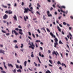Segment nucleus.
I'll list each match as a JSON object with an SVG mask.
<instances>
[{"label": "nucleus", "mask_w": 73, "mask_h": 73, "mask_svg": "<svg viewBox=\"0 0 73 73\" xmlns=\"http://www.w3.org/2000/svg\"><path fill=\"white\" fill-rule=\"evenodd\" d=\"M32 6V4L31 3L30 4V5H29V7L30 8V9H29V8H25L24 9V13H28V11H30V12H31V13L32 14H33L34 13H33V11L32 10L33 9V7H31Z\"/></svg>", "instance_id": "f257e3e1"}, {"label": "nucleus", "mask_w": 73, "mask_h": 73, "mask_svg": "<svg viewBox=\"0 0 73 73\" xmlns=\"http://www.w3.org/2000/svg\"><path fill=\"white\" fill-rule=\"evenodd\" d=\"M31 44H32H32H30L31 46H29V48H32L33 49H33H34V48L33 46L35 47V45H34L33 42H32L31 43Z\"/></svg>", "instance_id": "f03ea898"}, {"label": "nucleus", "mask_w": 73, "mask_h": 73, "mask_svg": "<svg viewBox=\"0 0 73 73\" xmlns=\"http://www.w3.org/2000/svg\"><path fill=\"white\" fill-rule=\"evenodd\" d=\"M13 32L14 33L15 35H16V36H17L18 35H19V33H17V32L15 30H13L12 31V34H13Z\"/></svg>", "instance_id": "7ed1b4c3"}, {"label": "nucleus", "mask_w": 73, "mask_h": 73, "mask_svg": "<svg viewBox=\"0 0 73 73\" xmlns=\"http://www.w3.org/2000/svg\"><path fill=\"white\" fill-rule=\"evenodd\" d=\"M5 13H9V14H12V12L11 11L9 10L8 11H6Z\"/></svg>", "instance_id": "20e7f679"}, {"label": "nucleus", "mask_w": 73, "mask_h": 73, "mask_svg": "<svg viewBox=\"0 0 73 73\" xmlns=\"http://www.w3.org/2000/svg\"><path fill=\"white\" fill-rule=\"evenodd\" d=\"M5 51L2 49H0V53H3V54H5Z\"/></svg>", "instance_id": "39448f33"}, {"label": "nucleus", "mask_w": 73, "mask_h": 73, "mask_svg": "<svg viewBox=\"0 0 73 73\" xmlns=\"http://www.w3.org/2000/svg\"><path fill=\"white\" fill-rule=\"evenodd\" d=\"M8 15H7V14H5V15L3 16V19H7V18L8 17Z\"/></svg>", "instance_id": "423d86ee"}, {"label": "nucleus", "mask_w": 73, "mask_h": 73, "mask_svg": "<svg viewBox=\"0 0 73 73\" xmlns=\"http://www.w3.org/2000/svg\"><path fill=\"white\" fill-rule=\"evenodd\" d=\"M19 31L20 32H19V33L20 35H23V33L21 32H22V29H19Z\"/></svg>", "instance_id": "0eeeda50"}, {"label": "nucleus", "mask_w": 73, "mask_h": 73, "mask_svg": "<svg viewBox=\"0 0 73 73\" xmlns=\"http://www.w3.org/2000/svg\"><path fill=\"white\" fill-rule=\"evenodd\" d=\"M26 17H25V16H24V19L25 21H27V19H28V17L27 16H26Z\"/></svg>", "instance_id": "6e6552de"}, {"label": "nucleus", "mask_w": 73, "mask_h": 73, "mask_svg": "<svg viewBox=\"0 0 73 73\" xmlns=\"http://www.w3.org/2000/svg\"><path fill=\"white\" fill-rule=\"evenodd\" d=\"M58 7L59 8H64V9H65V7L64 6L60 7L58 6Z\"/></svg>", "instance_id": "1a4fd4ad"}, {"label": "nucleus", "mask_w": 73, "mask_h": 73, "mask_svg": "<svg viewBox=\"0 0 73 73\" xmlns=\"http://www.w3.org/2000/svg\"><path fill=\"white\" fill-rule=\"evenodd\" d=\"M50 35H51V36H52V37H54V38H55L56 36H54V35L53 34V33H50Z\"/></svg>", "instance_id": "9d476101"}, {"label": "nucleus", "mask_w": 73, "mask_h": 73, "mask_svg": "<svg viewBox=\"0 0 73 73\" xmlns=\"http://www.w3.org/2000/svg\"><path fill=\"white\" fill-rule=\"evenodd\" d=\"M58 45V43L57 42H55L54 43V47L56 48V46Z\"/></svg>", "instance_id": "9b49d317"}, {"label": "nucleus", "mask_w": 73, "mask_h": 73, "mask_svg": "<svg viewBox=\"0 0 73 73\" xmlns=\"http://www.w3.org/2000/svg\"><path fill=\"white\" fill-rule=\"evenodd\" d=\"M8 66L9 67H10V66H11V68H13V65H12V64H9L8 63Z\"/></svg>", "instance_id": "f8f14e48"}, {"label": "nucleus", "mask_w": 73, "mask_h": 73, "mask_svg": "<svg viewBox=\"0 0 73 73\" xmlns=\"http://www.w3.org/2000/svg\"><path fill=\"white\" fill-rule=\"evenodd\" d=\"M13 18H14V20H15V21H17V17H16V15H14V16Z\"/></svg>", "instance_id": "ddd939ff"}, {"label": "nucleus", "mask_w": 73, "mask_h": 73, "mask_svg": "<svg viewBox=\"0 0 73 73\" xmlns=\"http://www.w3.org/2000/svg\"><path fill=\"white\" fill-rule=\"evenodd\" d=\"M41 52H39V56H41V57H44V55L42 54L41 55Z\"/></svg>", "instance_id": "4468645a"}, {"label": "nucleus", "mask_w": 73, "mask_h": 73, "mask_svg": "<svg viewBox=\"0 0 73 73\" xmlns=\"http://www.w3.org/2000/svg\"><path fill=\"white\" fill-rule=\"evenodd\" d=\"M52 54L53 55H54V54H55V55H56V56H57V54H56V52L54 51H53V52H52Z\"/></svg>", "instance_id": "2eb2a0df"}, {"label": "nucleus", "mask_w": 73, "mask_h": 73, "mask_svg": "<svg viewBox=\"0 0 73 73\" xmlns=\"http://www.w3.org/2000/svg\"><path fill=\"white\" fill-rule=\"evenodd\" d=\"M57 28L58 29V31H59V32H61V29L60 28V27H58V26L57 27Z\"/></svg>", "instance_id": "dca6fc26"}, {"label": "nucleus", "mask_w": 73, "mask_h": 73, "mask_svg": "<svg viewBox=\"0 0 73 73\" xmlns=\"http://www.w3.org/2000/svg\"><path fill=\"white\" fill-rule=\"evenodd\" d=\"M3 65L4 66V67L5 68V69H7V66H5V62H3Z\"/></svg>", "instance_id": "f3484780"}, {"label": "nucleus", "mask_w": 73, "mask_h": 73, "mask_svg": "<svg viewBox=\"0 0 73 73\" xmlns=\"http://www.w3.org/2000/svg\"><path fill=\"white\" fill-rule=\"evenodd\" d=\"M55 38L54 39V40L55 42H58V39H57V38Z\"/></svg>", "instance_id": "a211bd4d"}, {"label": "nucleus", "mask_w": 73, "mask_h": 73, "mask_svg": "<svg viewBox=\"0 0 73 73\" xmlns=\"http://www.w3.org/2000/svg\"><path fill=\"white\" fill-rule=\"evenodd\" d=\"M33 52H31V57H34V55H33Z\"/></svg>", "instance_id": "6ab92c4d"}, {"label": "nucleus", "mask_w": 73, "mask_h": 73, "mask_svg": "<svg viewBox=\"0 0 73 73\" xmlns=\"http://www.w3.org/2000/svg\"><path fill=\"white\" fill-rule=\"evenodd\" d=\"M17 72H20V73H21V70L19 69L17 70Z\"/></svg>", "instance_id": "aec40b11"}, {"label": "nucleus", "mask_w": 73, "mask_h": 73, "mask_svg": "<svg viewBox=\"0 0 73 73\" xmlns=\"http://www.w3.org/2000/svg\"><path fill=\"white\" fill-rule=\"evenodd\" d=\"M60 9H61V11L62 12H63V13H66V12H65V11H62V9L61 8H60Z\"/></svg>", "instance_id": "412c9836"}, {"label": "nucleus", "mask_w": 73, "mask_h": 73, "mask_svg": "<svg viewBox=\"0 0 73 73\" xmlns=\"http://www.w3.org/2000/svg\"><path fill=\"white\" fill-rule=\"evenodd\" d=\"M2 7H4V8H7V6H4V5H2Z\"/></svg>", "instance_id": "4be33fe9"}, {"label": "nucleus", "mask_w": 73, "mask_h": 73, "mask_svg": "<svg viewBox=\"0 0 73 73\" xmlns=\"http://www.w3.org/2000/svg\"><path fill=\"white\" fill-rule=\"evenodd\" d=\"M1 72L2 73H6V72L4 70L1 71Z\"/></svg>", "instance_id": "5701e85b"}, {"label": "nucleus", "mask_w": 73, "mask_h": 73, "mask_svg": "<svg viewBox=\"0 0 73 73\" xmlns=\"http://www.w3.org/2000/svg\"><path fill=\"white\" fill-rule=\"evenodd\" d=\"M49 62H50V64H52V61L51 60H49Z\"/></svg>", "instance_id": "b1692460"}, {"label": "nucleus", "mask_w": 73, "mask_h": 73, "mask_svg": "<svg viewBox=\"0 0 73 73\" xmlns=\"http://www.w3.org/2000/svg\"><path fill=\"white\" fill-rule=\"evenodd\" d=\"M24 64L25 66H26V65H27V61H25L24 62Z\"/></svg>", "instance_id": "393cba45"}, {"label": "nucleus", "mask_w": 73, "mask_h": 73, "mask_svg": "<svg viewBox=\"0 0 73 73\" xmlns=\"http://www.w3.org/2000/svg\"><path fill=\"white\" fill-rule=\"evenodd\" d=\"M37 6L38 7H39V8H40V7H41V6H40V5L38 3L37 4Z\"/></svg>", "instance_id": "a878e982"}, {"label": "nucleus", "mask_w": 73, "mask_h": 73, "mask_svg": "<svg viewBox=\"0 0 73 73\" xmlns=\"http://www.w3.org/2000/svg\"><path fill=\"white\" fill-rule=\"evenodd\" d=\"M59 44H63V43H62V42H61V40H60L59 42Z\"/></svg>", "instance_id": "bb28decb"}, {"label": "nucleus", "mask_w": 73, "mask_h": 73, "mask_svg": "<svg viewBox=\"0 0 73 73\" xmlns=\"http://www.w3.org/2000/svg\"><path fill=\"white\" fill-rule=\"evenodd\" d=\"M34 64H35V66H37V64H36V63L35 62H34Z\"/></svg>", "instance_id": "cd10ccee"}, {"label": "nucleus", "mask_w": 73, "mask_h": 73, "mask_svg": "<svg viewBox=\"0 0 73 73\" xmlns=\"http://www.w3.org/2000/svg\"><path fill=\"white\" fill-rule=\"evenodd\" d=\"M57 64H60V65H61V63L60 62V61H58L57 62Z\"/></svg>", "instance_id": "c85d7f7f"}, {"label": "nucleus", "mask_w": 73, "mask_h": 73, "mask_svg": "<svg viewBox=\"0 0 73 73\" xmlns=\"http://www.w3.org/2000/svg\"><path fill=\"white\" fill-rule=\"evenodd\" d=\"M2 32L4 33H6V31H4L3 30H2Z\"/></svg>", "instance_id": "c756f323"}, {"label": "nucleus", "mask_w": 73, "mask_h": 73, "mask_svg": "<svg viewBox=\"0 0 73 73\" xmlns=\"http://www.w3.org/2000/svg\"><path fill=\"white\" fill-rule=\"evenodd\" d=\"M61 65H62V66H64L65 64L63 63H62V64H61Z\"/></svg>", "instance_id": "7c9ffc66"}, {"label": "nucleus", "mask_w": 73, "mask_h": 73, "mask_svg": "<svg viewBox=\"0 0 73 73\" xmlns=\"http://www.w3.org/2000/svg\"><path fill=\"white\" fill-rule=\"evenodd\" d=\"M43 19L45 20V19H46V18H45V16L43 15Z\"/></svg>", "instance_id": "2f4dec72"}, {"label": "nucleus", "mask_w": 73, "mask_h": 73, "mask_svg": "<svg viewBox=\"0 0 73 73\" xmlns=\"http://www.w3.org/2000/svg\"><path fill=\"white\" fill-rule=\"evenodd\" d=\"M47 15L48 17H50V16L51 17H52V15L51 14H48V15Z\"/></svg>", "instance_id": "473e14b6"}, {"label": "nucleus", "mask_w": 73, "mask_h": 73, "mask_svg": "<svg viewBox=\"0 0 73 73\" xmlns=\"http://www.w3.org/2000/svg\"><path fill=\"white\" fill-rule=\"evenodd\" d=\"M21 48H23V44H21Z\"/></svg>", "instance_id": "72a5a7b5"}, {"label": "nucleus", "mask_w": 73, "mask_h": 73, "mask_svg": "<svg viewBox=\"0 0 73 73\" xmlns=\"http://www.w3.org/2000/svg\"><path fill=\"white\" fill-rule=\"evenodd\" d=\"M16 68H17V69H19V66L17 65V64H16Z\"/></svg>", "instance_id": "f704fd0d"}, {"label": "nucleus", "mask_w": 73, "mask_h": 73, "mask_svg": "<svg viewBox=\"0 0 73 73\" xmlns=\"http://www.w3.org/2000/svg\"><path fill=\"white\" fill-rule=\"evenodd\" d=\"M40 49L41 50H42L43 49L42 48V47H40Z\"/></svg>", "instance_id": "c9c22d12"}, {"label": "nucleus", "mask_w": 73, "mask_h": 73, "mask_svg": "<svg viewBox=\"0 0 73 73\" xmlns=\"http://www.w3.org/2000/svg\"><path fill=\"white\" fill-rule=\"evenodd\" d=\"M32 36L34 38H35V36L33 34H32Z\"/></svg>", "instance_id": "e433bc0d"}, {"label": "nucleus", "mask_w": 73, "mask_h": 73, "mask_svg": "<svg viewBox=\"0 0 73 73\" xmlns=\"http://www.w3.org/2000/svg\"><path fill=\"white\" fill-rule=\"evenodd\" d=\"M13 72L14 73H16V69H15L13 71Z\"/></svg>", "instance_id": "4c0bfd02"}, {"label": "nucleus", "mask_w": 73, "mask_h": 73, "mask_svg": "<svg viewBox=\"0 0 73 73\" xmlns=\"http://www.w3.org/2000/svg\"><path fill=\"white\" fill-rule=\"evenodd\" d=\"M40 40H36V42H40Z\"/></svg>", "instance_id": "58836bf2"}, {"label": "nucleus", "mask_w": 73, "mask_h": 73, "mask_svg": "<svg viewBox=\"0 0 73 73\" xmlns=\"http://www.w3.org/2000/svg\"><path fill=\"white\" fill-rule=\"evenodd\" d=\"M13 42H17V40H14L13 41Z\"/></svg>", "instance_id": "ea45409f"}, {"label": "nucleus", "mask_w": 73, "mask_h": 73, "mask_svg": "<svg viewBox=\"0 0 73 73\" xmlns=\"http://www.w3.org/2000/svg\"><path fill=\"white\" fill-rule=\"evenodd\" d=\"M6 35L7 36H9L10 34L9 33H6Z\"/></svg>", "instance_id": "a19ab883"}, {"label": "nucleus", "mask_w": 73, "mask_h": 73, "mask_svg": "<svg viewBox=\"0 0 73 73\" xmlns=\"http://www.w3.org/2000/svg\"><path fill=\"white\" fill-rule=\"evenodd\" d=\"M28 69H29V70H30V71H33V70L32 69H31L29 68H28Z\"/></svg>", "instance_id": "79ce46f5"}, {"label": "nucleus", "mask_w": 73, "mask_h": 73, "mask_svg": "<svg viewBox=\"0 0 73 73\" xmlns=\"http://www.w3.org/2000/svg\"><path fill=\"white\" fill-rule=\"evenodd\" d=\"M47 31L48 32H50V30L48 29H47Z\"/></svg>", "instance_id": "37998d69"}, {"label": "nucleus", "mask_w": 73, "mask_h": 73, "mask_svg": "<svg viewBox=\"0 0 73 73\" xmlns=\"http://www.w3.org/2000/svg\"><path fill=\"white\" fill-rule=\"evenodd\" d=\"M0 46L1 48H3V45L2 44H0Z\"/></svg>", "instance_id": "c03bdc74"}, {"label": "nucleus", "mask_w": 73, "mask_h": 73, "mask_svg": "<svg viewBox=\"0 0 73 73\" xmlns=\"http://www.w3.org/2000/svg\"><path fill=\"white\" fill-rule=\"evenodd\" d=\"M49 11H47V15L49 14Z\"/></svg>", "instance_id": "a18cd8bd"}, {"label": "nucleus", "mask_w": 73, "mask_h": 73, "mask_svg": "<svg viewBox=\"0 0 73 73\" xmlns=\"http://www.w3.org/2000/svg\"><path fill=\"white\" fill-rule=\"evenodd\" d=\"M19 68L20 69H23V68L22 67V66H21L20 65L19 66Z\"/></svg>", "instance_id": "49530a36"}, {"label": "nucleus", "mask_w": 73, "mask_h": 73, "mask_svg": "<svg viewBox=\"0 0 73 73\" xmlns=\"http://www.w3.org/2000/svg\"><path fill=\"white\" fill-rule=\"evenodd\" d=\"M70 18H71V19H73V17L72 16H71L70 17Z\"/></svg>", "instance_id": "de8ad7c7"}, {"label": "nucleus", "mask_w": 73, "mask_h": 73, "mask_svg": "<svg viewBox=\"0 0 73 73\" xmlns=\"http://www.w3.org/2000/svg\"><path fill=\"white\" fill-rule=\"evenodd\" d=\"M62 17L61 16H60L58 18V19L59 20H60V19H61V18Z\"/></svg>", "instance_id": "09e8293b"}, {"label": "nucleus", "mask_w": 73, "mask_h": 73, "mask_svg": "<svg viewBox=\"0 0 73 73\" xmlns=\"http://www.w3.org/2000/svg\"><path fill=\"white\" fill-rule=\"evenodd\" d=\"M36 13H37V14H38V15H40V13H39V12H38V11H37L36 12Z\"/></svg>", "instance_id": "8fccbe9b"}, {"label": "nucleus", "mask_w": 73, "mask_h": 73, "mask_svg": "<svg viewBox=\"0 0 73 73\" xmlns=\"http://www.w3.org/2000/svg\"><path fill=\"white\" fill-rule=\"evenodd\" d=\"M66 25H67V26L68 27H69V26H70V25H69V24H68V23H66Z\"/></svg>", "instance_id": "3c124183"}, {"label": "nucleus", "mask_w": 73, "mask_h": 73, "mask_svg": "<svg viewBox=\"0 0 73 73\" xmlns=\"http://www.w3.org/2000/svg\"><path fill=\"white\" fill-rule=\"evenodd\" d=\"M15 48H18V46L17 45H16L15 46Z\"/></svg>", "instance_id": "603ef678"}, {"label": "nucleus", "mask_w": 73, "mask_h": 73, "mask_svg": "<svg viewBox=\"0 0 73 73\" xmlns=\"http://www.w3.org/2000/svg\"><path fill=\"white\" fill-rule=\"evenodd\" d=\"M24 3L23 2H22V4H21L22 5V6L24 5Z\"/></svg>", "instance_id": "864d4df0"}, {"label": "nucleus", "mask_w": 73, "mask_h": 73, "mask_svg": "<svg viewBox=\"0 0 73 73\" xmlns=\"http://www.w3.org/2000/svg\"><path fill=\"white\" fill-rule=\"evenodd\" d=\"M28 38L29 39H30L31 40H32V38H31V37H29V36H28Z\"/></svg>", "instance_id": "5fc2aeb1"}, {"label": "nucleus", "mask_w": 73, "mask_h": 73, "mask_svg": "<svg viewBox=\"0 0 73 73\" xmlns=\"http://www.w3.org/2000/svg\"><path fill=\"white\" fill-rule=\"evenodd\" d=\"M29 35H30V36H31V33L30 32H29Z\"/></svg>", "instance_id": "6e6d98bb"}, {"label": "nucleus", "mask_w": 73, "mask_h": 73, "mask_svg": "<svg viewBox=\"0 0 73 73\" xmlns=\"http://www.w3.org/2000/svg\"><path fill=\"white\" fill-rule=\"evenodd\" d=\"M37 31H38V33H40V30H39V29H38Z\"/></svg>", "instance_id": "4d7b16f0"}, {"label": "nucleus", "mask_w": 73, "mask_h": 73, "mask_svg": "<svg viewBox=\"0 0 73 73\" xmlns=\"http://www.w3.org/2000/svg\"><path fill=\"white\" fill-rule=\"evenodd\" d=\"M65 39L66 40V41H68V38H66V37H65Z\"/></svg>", "instance_id": "13d9d810"}, {"label": "nucleus", "mask_w": 73, "mask_h": 73, "mask_svg": "<svg viewBox=\"0 0 73 73\" xmlns=\"http://www.w3.org/2000/svg\"><path fill=\"white\" fill-rule=\"evenodd\" d=\"M3 22L4 23H7V21H6L4 20L3 21Z\"/></svg>", "instance_id": "bf43d9fd"}, {"label": "nucleus", "mask_w": 73, "mask_h": 73, "mask_svg": "<svg viewBox=\"0 0 73 73\" xmlns=\"http://www.w3.org/2000/svg\"><path fill=\"white\" fill-rule=\"evenodd\" d=\"M63 25H66V23L64 22L63 23Z\"/></svg>", "instance_id": "052dcab7"}, {"label": "nucleus", "mask_w": 73, "mask_h": 73, "mask_svg": "<svg viewBox=\"0 0 73 73\" xmlns=\"http://www.w3.org/2000/svg\"><path fill=\"white\" fill-rule=\"evenodd\" d=\"M15 30H16V31H19V29L17 28H16L15 29Z\"/></svg>", "instance_id": "680f3d73"}, {"label": "nucleus", "mask_w": 73, "mask_h": 73, "mask_svg": "<svg viewBox=\"0 0 73 73\" xmlns=\"http://www.w3.org/2000/svg\"><path fill=\"white\" fill-rule=\"evenodd\" d=\"M36 19H37V18H35L34 19H33V20H36Z\"/></svg>", "instance_id": "e2e57ef3"}, {"label": "nucleus", "mask_w": 73, "mask_h": 73, "mask_svg": "<svg viewBox=\"0 0 73 73\" xmlns=\"http://www.w3.org/2000/svg\"><path fill=\"white\" fill-rule=\"evenodd\" d=\"M48 52L49 53H50L51 52V51H50V50H48Z\"/></svg>", "instance_id": "0e129e2a"}, {"label": "nucleus", "mask_w": 73, "mask_h": 73, "mask_svg": "<svg viewBox=\"0 0 73 73\" xmlns=\"http://www.w3.org/2000/svg\"><path fill=\"white\" fill-rule=\"evenodd\" d=\"M53 8L52 7H51V8L50 9V11H52V9H53Z\"/></svg>", "instance_id": "69168bd1"}, {"label": "nucleus", "mask_w": 73, "mask_h": 73, "mask_svg": "<svg viewBox=\"0 0 73 73\" xmlns=\"http://www.w3.org/2000/svg\"><path fill=\"white\" fill-rule=\"evenodd\" d=\"M59 25L60 26V27H62V25H61L60 24H59Z\"/></svg>", "instance_id": "338daca9"}, {"label": "nucleus", "mask_w": 73, "mask_h": 73, "mask_svg": "<svg viewBox=\"0 0 73 73\" xmlns=\"http://www.w3.org/2000/svg\"><path fill=\"white\" fill-rule=\"evenodd\" d=\"M52 7H53L54 8H55V5H54V4H53L52 5Z\"/></svg>", "instance_id": "774afa93"}]
</instances>
